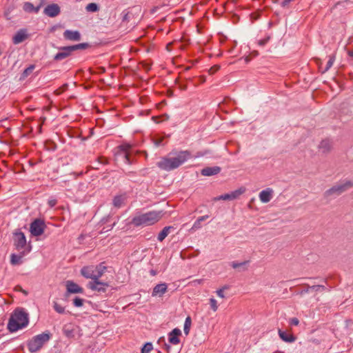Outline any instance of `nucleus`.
Segmentation results:
<instances>
[{"label": "nucleus", "instance_id": "obj_8", "mask_svg": "<svg viewBox=\"0 0 353 353\" xmlns=\"http://www.w3.org/2000/svg\"><path fill=\"white\" fill-rule=\"evenodd\" d=\"M46 228L44 221L40 219H34L30 225V232L34 236H41Z\"/></svg>", "mask_w": 353, "mask_h": 353}, {"label": "nucleus", "instance_id": "obj_38", "mask_svg": "<svg viewBox=\"0 0 353 353\" xmlns=\"http://www.w3.org/2000/svg\"><path fill=\"white\" fill-rule=\"evenodd\" d=\"M201 222H200L198 219L194 223L192 230H196L198 229H200L201 228Z\"/></svg>", "mask_w": 353, "mask_h": 353}, {"label": "nucleus", "instance_id": "obj_44", "mask_svg": "<svg viewBox=\"0 0 353 353\" xmlns=\"http://www.w3.org/2000/svg\"><path fill=\"white\" fill-rule=\"evenodd\" d=\"M162 141H163V139H161L155 140L154 141L155 146L158 147L159 145H163Z\"/></svg>", "mask_w": 353, "mask_h": 353}, {"label": "nucleus", "instance_id": "obj_51", "mask_svg": "<svg viewBox=\"0 0 353 353\" xmlns=\"http://www.w3.org/2000/svg\"><path fill=\"white\" fill-rule=\"evenodd\" d=\"M350 55L353 56V51L350 52Z\"/></svg>", "mask_w": 353, "mask_h": 353}, {"label": "nucleus", "instance_id": "obj_24", "mask_svg": "<svg viewBox=\"0 0 353 353\" xmlns=\"http://www.w3.org/2000/svg\"><path fill=\"white\" fill-rule=\"evenodd\" d=\"M125 201V196L124 195H117L113 199L112 203L117 208H120Z\"/></svg>", "mask_w": 353, "mask_h": 353}, {"label": "nucleus", "instance_id": "obj_16", "mask_svg": "<svg viewBox=\"0 0 353 353\" xmlns=\"http://www.w3.org/2000/svg\"><path fill=\"white\" fill-rule=\"evenodd\" d=\"M43 12L50 17H54L60 13V8L57 4H50L45 8Z\"/></svg>", "mask_w": 353, "mask_h": 353}, {"label": "nucleus", "instance_id": "obj_22", "mask_svg": "<svg viewBox=\"0 0 353 353\" xmlns=\"http://www.w3.org/2000/svg\"><path fill=\"white\" fill-rule=\"evenodd\" d=\"M41 8V3L34 6L30 2H25L23 6V9L26 12L28 13H38Z\"/></svg>", "mask_w": 353, "mask_h": 353}, {"label": "nucleus", "instance_id": "obj_18", "mask_svg": "<svg viewBox=\"0 0 353 353\" xmlns=\"http://www.w3.org/2000/svg\"><path fill=\"white\" fill-rule=\"evenodd\" d=\"M168 290V285L165 283H159L155 285L153 288L152 296H162Z\"/></svg>", "mask_w": 353, "mask_h": 353}, {"label": "nucleus", "instance_id": "obj_19", "mask_svg": "<svg viewBox=\"0 0 353 353\" xmlns=\"http://www.w3.org/2000/svg\"><path fill=\"white\" fill-rule=\"evenodd\" d=\"M181 331L178 328H174L172 332L168 334L169 343L172 345H177L179 343L180 340L179 336L181 335Z\"/></svg>", "mask_w": 353, "mask_h": 353}, {"label": "nucleus", "instance_id": "obj_12", "mask_svg": "<svg viewBox=\"0 0 353 353\" xmlns=\"http://www.w3.org/2000/svg\"><path fill=\"white\" fill-rule=\"evenodd\" d=\"M131 149V145L129 143H124L119 146V152L118 154L119 157H121L124 163L127 164H130L131 161L129 159V150Z\"/></svg>", "mask_w": 353, "mask_h": 353}, {"label": "nucleus", "instance_id": "obj_41", "mask_svg": "<svg viewBox=\"0 0 353 353\" xmlns=\"http://www.w3.org/2000/svg\"><path fill=\"white\" fill-rule=\"evenodd\" d=\"M290 323L292 325H298L299 323V321L297 318H292L290 319Z\"/></svg>", "mask_w": 353, "mask_h": 353}, {"label": "nucleus", "instance_id": "obj_45", "mask_svg": "<svg viewBox=\"0 0 353 353\" xmlns=\"http://www.w3.org/2000/svg\"><path fill=\"white\" fill-rule=\"evenodd\" d=\"M293 0H283L281 3V6L283 7H285L286 6L288 3H290L291 1H292Z\"/></svg>", "mask_w": 353, "mask_h": 353}, {"label": "nucleus", "instance_id": "obj_4", "mask_svg": "<svg viewBox=\"0 0 353 353\" xmlns=\"http://www.w3.org/2000/svg\"><path fill=\"white\" fill-rule=\"evenodd\" d=\"M107 267L104 265L103 263H101L97 265H89L83 267L81 270V275L86 278L90 279L92 281L99 279L104 274Z\"/></svg>", "mask_w": 353, "mask_h": 353}, {"label": "nucleus", "instance_id": "obj_25", "mask_svg": "<svg viewBox=\"0 0 353 353\" xmlns=\"http://www.w3.org/2000/svg\"><path fill=\"white\" fill-rule=\"evenodd\" d=\"M332 148L331 142L329 140H323L319 145V148L321 150L322 152H327L330 151Z\"/></svg>", "mask_w": 353, "mask_h": 353}, {"label": "nucleus", "instance_id": "obj_21", "mask_svg": "<svg viewBox=\"0 0 353 353\" xmlns=\"http://www.w3.org/2000/svg\"><path fill=\"white\" fill-rule=\"evenodd\" d=\"M221 172V168L219 166L206 167L201 170V173L203 176H210L219 174Z\"/></svg>", "mask_w": 353, "mask_h": 353}, {"label": "nucleus", "instance_id": "obj_43", "mask_svg": "<svg viewBox=\"0 0 353 353\" xmlns=\"http://www.w3.org/2000/svg\"><path fill=\"white\" fill-rule=\"evenodd\" d=\"M57 204V200L55 199H50L48 200V205L52 208Z\"/></svg>", "mask_w": 353, "mask_h": 353}, {"label": "nucleus", "instance_id": "obj_14", "mask_svg": "<svg viewBox=\"0 0 353 353\" xmlns=\"http://www.w3.org/2000/svg\"><path fill=\"white\" fill-rule=\"evenodd\" d=\"M30 252V248H28L26 250L20 251V254H12L10 256V263L13 265H20L23 262V258L27 254Z\"/></svg>", "mask_w": 353, "mask_h": 353}, {"label": "nucleus", "instance_id": "obj_17", "mask_svg": "<svg viewBox=\"0 0 353 353\" xmlns=\"http://www.w3.org/2000/svg\"><path fill=\"white\" fill-rule=\"evenodd\" d=\"M61 52H58L54 57L55 61H61L70 55L72 53V49L70 46H65L59 48Z\"/></svg>", "mask_w": 353, "mask_h": 353}, {"label": "nucleus", "instance_id": "obj_23", "mask_svg": "<svg viewBox=\"0 0 353 353\" xmlns=\"http://www.w3.org/2000/svg\"><path fill=\"white\" fill-rule=\"evenodd\" d=\"M278 334L279 337L285 342L292 343L295 341V337L290 334H288L281 330H279Z\"/></svg>", "mask_w": 353, "mask_h": 353}, {"label": "nucleus", "instance_id": "obj_28", "mask_svg": "<svg viewBox=\"0 0 353 353\" xmlns=\"http://www.w3.org/2000/svg\"><path fill=\"white\" fill-rule=\"evenodd\" d=\"M192 321L191 318L190 316H188L185 319V323H184V327H183V331L185 335H188L190 332V329L191 326Z\"/></svg>", "mask_w": 353, "mask_h": 353}, {"label": "nucleus", "instance_id": "obj_34", "mask_svg": "<svg viewBox=\"0 0 353 353\" xmlns=\"http://www.w3.org/2000/svg\"><path fill=\"white\" fill-rule=\"evenodd\" d=\"M73 304L75 307H81L83 304V299L79 298V297H76L73 300Z\"/></svg>", "mask_w": 353, "mask_h": 353}, {"label": "nucleus", "instance_id": "obj_31", "mask_svg": "<svg viewBox=\"0 0 353 353\" xmlns=\"http://www.w3.org/2000/svg\"><path fill=\"white\" fill-rule=\"evenodd\" d=\"M152 348L153 345L152 343H146L141 348V353H150Z\"/></svg>", "mask_w": 353, "mask_h": 353}, {"label": "nucleus", "instance_id": "obj_35", "mask_svg": "<svg viewBox=\"0 0 353 353\" xmlns=\"http://www.w3.org/2000/svg\"><path fill=\"white\" fill-rule=\"evenodd\" d=\"M210 303L211 308L213 310V311H214V312L216 311L218 309L216 300L214 299V298H211L210 299Z\"/></svg>", "mask_w": 353, "mask_h": 353}, {"label": "nucleus", "instance_id": "obj_49", "mask_svg": "<svg viewBox=\"0 0 353 353\" xmlns=\"http://www.w3.org/2000/svg\"><path fill=\"white\" fill-rule=\"evenodd\" d=\"M219 66H214V68H212L210 69V70H213V71H212V72H215V71L218 70H219Z\"/></svg>", "mask_w": 353, "mask_h": 353}, {"label": "nucleus", "instance_id": "obj_33", "mask_svg": "<svg viewBox=\"0 0 353 353\" xmlns=\"http://www.w3.org/2000/svg\"><path fill=\"white\" fill-rule=\"evenodd\" d=\"M334 60H335V58L334 56H330V59L327 63V65H326V67L323 71V72L327 71L333 65L334 62Z\"/></svg>", "mask_w": 353, "mask_h": 353}, {"label": "nucleus", "instance_id": "obj_5", "mask_svg": "<svg viewBox=\"0 0 353 353\" xmlns=\"http://www.w3.org/2000/svg\"><path fill=\"white\" fill-rule=\"evenodd\" d=\"M50 339V334L49 332H43L33 336L27 342V347L29 352L31 353L38 352Z\"/></svg>", "mask_w": 353, "mask_h": 353}, {"label": "nucleus", "instance_id": "obj_11", "mask_svg": "<svg viewBox=\"0 0 353 353\" xmlns=\"http://www.w3.org/2000/svg\"><path fill=\"white\" fill-rule=\"evenodd\" d=\"M30 36V34L26 28L19 29L12 37V43L15 45L19 44L28 39Z\"/></svg>", "mask_w": 353, "mask_h": 353}, {"label": "nucleus", "instance_id": "obj_3", "mask_svg": "<svg viewBox=\"0 0 353 353\" xmlns=\"http://www.w3.org/2000/svg\"><path fill=\"white\" fill-rule=\"evenodd\" d=\"M163 215L162 211H150L146 213L136 215L132 220L135 226H148L158 222Z\"/></svg>", "mask_w": 353, "mask_h": 353}, {"label": "nucleus", "instance_id": "obj_47", "mask_svg": "<svg viewBox=\"0 0 353 353\" xmlns=\"http://www.w3.org/2000/svg\"><path fill=\"white\" fill-rule=\"evenodd\" d=\"M64 332H65V335H66L67 336H68V337H70V336H72V331H70V330H67V329H65V330H64Z\"/></svg>", "mask_w": 353, "mask_h": 353}, {"label": "nucleus", "instance_id": "obj_39", "mask_svg": "<svg viewBox=\"0 0 353 353\" xmlns=\"http://www.w3.org/2000/svg\"><path fill=\"white\" fill-rule=\"evenodd\" d=\"M34 65H30V66H29L28 68H27L24 70V72H23V75H24V76H26H26H28V74H30L32 72V70H34Z\"/></svg>", "mask_w": 353, "mask_h": 353}, {"label": "nucleus", "instance_id": "obj_7", "mask_svg": "<svg viewBox=\"0 0 353 353\" xmlns=\"http://www.w3.org/2000/svg\"><path fill=\"white\" fill-rule=\"evenodd\" d=\"M14 245L18 251L26 250L28 248H31V245L27 244L24 233L20 230L14 232Z\"/></svg>", "mask_w": 353, "mask_h": 353}, {"label": "nucleus", "instance_id": "obj_27", "mask_svg": "<svg viewBox=\"0 0 353 353\" xmlns=\"http://www.w3.org/2000/svg\"><path fill=\"white\" fill-rule=\"evenodd\" d=\"M248 264V261H245L243 262H236V261H232L230 263V265L234 269H241L242 270H245V266Z\"/></svg>", "mask_w": 353, "mask_h": 353}, {"label": "nucleus", "instance_id": "obj_50", "mask_svg": "<svg viewBox=\"0 0 353 353\" xmlns=\"http://www.w3.org/2000/svg\"><path fill=\"white\" fill-rule=\"evenodd\" d=\"M150 274H151L152 276H155L157 273H156V272H155L154 270H152L150 271Z\"/></svg>", "mask_w": 353, "mask_h": 353}, {"label": "nucleus", "instance_id": "obj_32", "mask_svg": "<svg viewBox=\"0 0 353 353\" xmlns=\"http://www.w3.org/2000/svg\"><path fill=\"white\" fill-rule=\"evenodd\" d=\"M99 10V7L97 3H90L86 6V10L88 12H97Z\"/></svg>", "mask_w": 353, "mask_h": 353}, {"label": "nucleus", "instance_id": "obj_30", "mask_svg": "<svg viewBox=\"0 0 353 353\" xmlns=\"http://www.w3.org/2000/svg\"><path fill=\"white\" fill-rule=\"evenodd\" d=\"M53 307H54V310L57 313H59V314H64V313H65V307L59 305V303L54 302Z\"/></svg>", "mask_w": 353, "mask_h": 353}, {"label": "nucleus", "instance_id": "obj_20", "mask_svg": "<svg viewBox=\"0 0 353 353\" xmlns=\"http://www.w3.org/2000/svg\"><path fill=\"white\" fill-rule=\"evenodd\" d=\"M63 37L65 39L69 41H79L81 39V34L77 30H66L63 32Z\"/></svg>", "mask_w": 353, "mask_h": 353}, {"label": "nucleus", "instance_id": "obj_9", "mask_svg": "<svg viewBox=\"0 0 353 353\" xmlns=\"http://www.w3.org/2000/svg\"><path fill=\"white\" fill-rule=\"evenodd\" d=\"M245 189L244 188H240L238 190L231 192L230 193H227L225 194H222L221 196H216L214 198V201H219V200H234L237 199L240 195H241Z\"/></svg>", "mask_w": 353, "mask_h": 353}, {"label": "nucleus", "instance_id": "obj_42", "mask_svg": "<svg viewBox=\"0 0 353 353\" xmlns=\"http://www.w3.org/2000/svg\"><path fill=\"white\" fill-rule=\"evenodd\" d=\"M161 341V339H159V343H160ZM162 341L163 342V346H164L165 349L168 352L170 351V345L169 344H168L167 343H165L164 339H162Z\"/></svg>", "mask_w": 353, "mask_h": 353}, {"label": "nucleus", "instance_id": "obj_15", "mask_svg": "<svg viewBox=\"0 0 353 353\" xmlns=\"http://www.w3.org/2000/svg\"><path fill=\"white\" fill-rule=\"evenodd\" d=\"M274 196V190L270 188L263 190L259 194L261 202L267 203L272 200Z\"/></svg>", "mask_w": 353, "mask_h": 353}, {"label": "nucleus", "instance_id": "obj_6", "mask_svg": "<svg viewBox=\"0 0 353 353\" xmlns=\"http://www.w3.org/2000/svg\"><path fill=\"white\" fill-rule=\"evenodd\" d=\"M353 187V182L350 180H344L339 182L333 187L327 190L325 194L326 196H339L341 193Z\"/></svg>", "mask_w": 353, "mask_h": 353}, {"label": "nucleus", "instance_id": "obj_29", "mask_svg": "<svg viewBox=\"0 0 353 353\" xmlns=\"http://www.w3.org/2000/svg\"><path fill=\"white\" fill-rule=\"evenodd\" d=\"M88 46V44L86 43H79L74 46H70V48L72 49V51L77 50H81V49H85Z\"/></svg>", "mask_w": 353, "mask_h": 353}, {"label": "nucleus", "instance_id": "obj_37", "mask_svg": "<svg viewBox=\"0 0 353 353\" xmlns=\"http://www.w3.org/2000/svg\"><path fill=\"white\" fill-rule=\"evenodd\" d=\"M323 290L324 289V286L323 285H312V286H310L309 287L308 290H307V292H308L309 290H316V291H318L319 290Z\"/></svg>", "mask_w": 353, "mask_h": 353}, {"label": "nucleus", "instance_id": "obj_48", "mask_svg": "<svg viewBox=\"0 0 353 353\" xmlns=\"http://www.w3.org/2000/svg\"><path fill=\"white\" fill-rule=\"evenodd\" d=\"M203 279H196L194 281H193V283H197V284H201L202 282H203Z\"/></svg>", "mask_w": 353, "mask_h": 353}, {"label": "nucleus", "instance_id": "obj_40", "mask_svg": "<svg viewBox=\"0 0 353 353\" xmlns=\"http://www.w3.org/2000/svg\"><path fill=\"white\" fill-rule=\"evenodd\" d=\"M224 289L225 288H223V289H219L218 290H216V294L218 296H219L220 298H224L225 297V295H224Z\"/></svg>", "mask_w": 353, "mask_h": 353}, {"label": "nucleus", "instance_id": "obj_36", "mask_svg": "<svg viewBox=\"0 0 353 353\" xmlns=\"http://www.w3.org/2000/svg\"><path fill=\"white\" fill-rule=\"evenodd\" d=\"M270 39V37L269 36H268V37H266L265 38H264L263 39L259 40L258 41V45L260 46H265L268 42Z\"/></svg>", "mask_w": 353, "mask_h": 353}, {"label": "nucleus", "instance_id": "obj_26", "mask_svg": "<svg viewBox=\"0 0 353 353\" xmlns=\"http://www.w3.org/2000/svg\"><path fill=\"white\" fill-rule=\"evenodd\" d=\"M172 228L171 226H166L165 227L161 232L157 236V239L159 241H163L166 236L168 235L170 230Z\"/></svg>", "mask_w": 353, "mask_h": 353}, {"label": "nucleus", "instance_id": "obj_13", "mask_svg": "<svg viewBox=\"0 0 353 353\" xmlns=\"http://www.w3.org/2000/svg\"><path fill=\"white\" fill-rule=\"evenodd\" d=\"M65 287L68 294H82L83 292V288L71 280L65 282Z\"/></svg>", "mask_w": 353, "mask_h": 353}, {"label": "nucleus", "instance_id": "obj_10", "mask_svg": "<svg viewBox=\"0 0 353 353\" xmlns=\"http://www.w3.org/2000/svg\"><path fill=\"white\" fill-rule=\"evenodd\" d=\"M88 288L92 291H97L98 292H105L107 288L109 287V284L107 282L100 281L99 279L91 281L88 284Z\"/></svg>", "mask_w": 353, "mask_h": 353}, {"label": "nucleus", "instance_id": "obj_1", "mask_svg": "<svg viewBox=\"0 0 353 353\" xmlns=\"http://www.w3.org/2000/svg\"><path fill=\"white\" fill-rule=\"evenodd\" d=\"M191 158L190 152L185 150L177 152L174 154H170L168 157H163L157 163L159 168L170 171L179 168L189 159Z\"/></svg>", "mask_w": 353, "mask_h": 353}, {"label": "nucleus", "instance_id": "obj_2", "mask_svg": "<svg viewBox=\"0 0 353 353\" xmlns=\"http://www.w3.org/2000/svg\"><path fill=\"white\" fill-rule=\"evenodd\" d=\"M29 323V314L23 309H15L9 319L7 328L10 332H16L26 327Z\"/></svg>", "mask_w": 353, "mask_h": 353}, {"label": "nucleus", "instance_id": "obj_46", "mask_svg": "<svg viewBox=\"0 0 353 353\" xmlns=\"http://www.w3.org/2000/svg\"><path fill=\"white\" fill-rule=\"evenodd\" d=\"M208 218V215H204L199 217L197 219L202 223V221L206 220Z\"/></svg>", "mask_w": 353, "mask_h": 353}]
</instances>
